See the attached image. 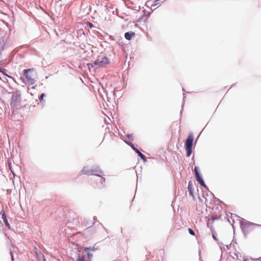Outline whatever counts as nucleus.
Returning <instances> with one entry per match:
<instances>
[{"label": "nucleus", "mask_w": 261, "mask_h": 261, "mask_svg": "<svg viewBox=\"0 0 261 261\" xmlns=\"http://www.w3.org/2000/svg\"><path fill=\"white\" fill-rule=\"evenodd\" d=\"M5 45V40L2 38H0V51H2L4 49Z\"/></svg>", "instance_id": "f8f14e48"}, {"label": "nucleus", "mask_w": 261, "mask_h": 261, "mask_svg": "<svg viewBox=\"0 0 261 261\" xmlns=\"http://www.w3.org/2000/svg\"><path fill=\"white\" fill-rule=\"evenodd\" d=\"M185 97H184V98H183V103H182V108L183 107L184 105V101H185Z\"/></svg>", "instance_id": "393cba45"}, {"label": "nucleus", "mask_w": 261, "mask_h": 261, "mask_svg": "<svg viewBox=\"0 0 261 261\" xmlns=\"http://www.w3.org/2000/svg\"><path fill=\"white\" fill-rule=\"evenodd\" d=\"M212 236H213V239H214L215 240L217 241V238H216V237L215 236V234H213V235H212Z\"/></svg>", "instance_id": "b1692460"}, {"label": "nucleus", "mask_w": 261, "mask_h": 261, "mask_svg": "<svg viewBox=\"0 0 261 261\" xmlns=\"http://www.w3.org/2000/svg\"><path fill=\"white\" fill-rule=\"evenodd\" d=\"M8 166H9V169L10 170H11V169H12V167H11V161L10 159L8 160Z\"/></svg>", "instance_id": "6ab92c4d"}, {"label": "nucleus", "mask_w": 261, "mask_h": 261, "mask_svg": "<svg viewBox=\"0 0 261 261\" xmlns=\"http://www.w3.org/2000/svg\"><path fill=\"white\" fill-rule=\"evenodd\" d=\"M34 73L35 72L33 69H24L23 75L20 77V79L25 85H33L36 81L34 77Z\"/></svg>", "instance_id": "f03ea898"}, {"label": "nucleus", "mask_w": 261, "mask_h": 261, "mask_svg": "<svg viewBox=\"0 0 261 261\" xmlns=\"http://www.w3.org/2000/svg\"><path fill=\"white\" fill-rule=\"evenodd\" d=\"M1 213L2 214V219L4 221L5 224L8 228H10V225L8 221V220H7V218L6 217V215L3 210H2Z\"/></svg>", "instance_id": "1a4fd4ad"}, {"label": "nucleus", "mask_w": 261, "mask_h": 261, "mask_svg": "<svg viewBox=\"0 0 261 261\" xmlns=\"http://www.w3.org/2000/svg\"><path fill=\"white\" fill-rule=\"evenodd\" d=\"M135 35V32H126L124 34V37L126 40H130L132 38V37L134 36Z\"/></svg>", "instance_id": "9d476101"}, {"label": "nucleus", "mask_w": 261, "mask_h": 261, "mask_svg": "<svg viewBox=\"0 0 261 261\" xmlns=\"http://www.w3.org/2000/svg\"><path fill=\"white\" fill-rule=\"evenodd\" d=\"M127 137V138L130 141H133L134 138V135L133 134H128L126 136Z\"/></svg>", "instance_id": "dca6fc26"}, {"label": "nucleus", "mask_w": 261, "mask_h": 261, "mask_svg": "<svg viewBox=\"0 0 261 261\" xmlns=\"http://www.w3.org/2000/svg\"><path fill=\"white\" fill-rule=\"evenodd\" d=\"M215 219L216 218H213V221H214Z\"/></svg>", "instance_id": "cd10ccee"}, {"label": "nucleus", "mask_w": 261, "mask_h": 261, "mask_svg": "<svg viewBox=\"0 0 261 261\" xmlns=\"http://www.w3.org/2000/svg\"><path fill=\"white\" fill-rule=\"evenodd\" d=\"M82 172L84 174L87 175H93L97 176L100 177V182L101 185L105 182V178L103 177V172L99 168V167H93L90 169L88 167H85L82 170Z\"/></svg>", "instance_id": "f257e3e1"}, {"label": "nucleus", "mask_w": 261, "mask_h": 261, "mask_svg": "<svg viewBox=\"0 0 261 261\" xmlns=\"http://www.w3.org/2000/svg\"><path fill=\"white\" fill-rule=\"evenodd\" d=\"M194 140V137L192 134H190L188 136L185 144L187 156L189 157L192 153V145Z\"/></svg>", "instance_id": "7ed1b4c3"}, {"label": "nucleus", "mask_w": 261, "mask_h": 261, "mask_svg": "<svg viewBox=\"0 0 261 261\" xmlns=\"http://www.w3.org/2000/svg\"><path fill=\"white\" fill-rule=\"evenodd\" d=\"M188 230H189V233L192 236H194L195 235V232L191 228H188Z\"/></svg>", "instance_id": "f3484780"}, {"label": "nucleus", "mask_w": 261, "mask_h": 261, "mask_svg": "<svg viewBox=\"0 0 261 261\" xmlns=\"http://www.w3.org/2000/svg\"><path fill=\"white\" fill-rule=\"evenodd\" d=\"M35 88V86H32V88Z\"/></svg>", "instance_id": "c85d7f7f"}, {"label": "nucleus", "mask_w": 261, "mask_h": 261, "mask_svg": "<svg viewBox=\"0 0 261 261\" xmlns=\"http://www.w3.org/2000/svg\"><path fill=\"white\" fill-rule=\"evenodd\" d=\"M192 186H193V185H192V182L191 181H190L188 184V191L189 192L191 196H193V193L192 189Z\"/></svg>", "instance_id": "ddd939ff"}, {"label": "nucleus", "mask_w": 261, "mask_h": 261, "mask_svg": "<svg viewBox=\"0 0 261 261\" xmlns=\"http://www.w3.org/2000/svg\"><path fill=\"white\" fill-rule=\"evenodd\" d=\"M251 226H261V225L256 224L255 223L248 222L245 220H242L240 222V227L242 230H244L246 228H248Z\"/></svg>", "instance_id": "0eeeda50"}, {"label": "nucleus", "mask_w": 261, "mask_h": 261, "mask_svg": "<svg viewBox=\"0 0 261 261\" xmlns=\"http://www.w3.org/2000/svg\"><path fill=\"white\" fill-rule=\"evenodd\" d=\"M126 143L131 147V148L135 151L136 153L138 154V155L141 158V159L143 160L144 162H146V156L142 154L139 150H138L136 147H135L134 145L132 143H129L128 142H126Z\"/></svg>", "instance_id": "6e6552de"}, {"label": "nucleus", "mask_w": 261, "mask_h": 261, "mask_svg": "<svg viewBox=\"0 0 261 261\" xmlns=\"http://www.w3.org/2000/svg\"><path fill=\"white\" fill-rule=\"evenodd\" d=\"M77 261H86L83 256H81L80 254H78Z\"/></svg>", "instance_id": "2eb2a0df"}, {"label": "nucleus", "mask_w": 261, "mask_h": 261, "mask_svg": "<svg viewBox=\"0 0 261 261\" xmlns=\"http://www.w3.org/2000/svg\"><path fill=\"white\" fill-rule=\"evenodd\" d=\"M8 76L9 77L12 78V77H11V76H10V75H8Z\"/></svg>", "instance_id": "c756f323"}, {"label": "nucleus", "mask_w": 261, "mask_h": 261, "mask_svg": "<svg viewBox=\"0 0 261 261\" xmlns=\"http://www.w3.org/2000/svg\"><path fill=\"white\" fill-rule=\"evenodd\" d=\"M88 25L91 29L94 27V25L91 22H88Z\"/></svg>", "instance_id": "412c9836"}, {"label": "nucleus", "mask_w": 261, "mask_h": 261, "mask_svg": "<svg viewBox=\"0 0 261 261\" xmlns=\"http://www.w3.org/2000/svg\"><path fill=\"white\" fill-rule=\"evenodd\" d=\"M44 96H45V94L44 93L41 94V95H40V96L39 97L40 101H41L43 99V97Z\"/></svg>", "instance_id": "a211bd4d"}, {"label": "nucleus", "mask_w": 261, "mask_h": 261, "mask_svg": "<svg viewBox=\"0 0 261 261\" xmlns=\"http://www.w3.org/2000/svg\"><path fill=\"white\" fill-rule=\"evenodd\" d=\"M11 173H12V174L14 176H15V173H14V171H13V170L12 169H11V170H10Z\"/></svg>", "instance_id": "5701e85b"}, {"label": "nucleus", "mask_w": 261, "mask_h": 261, "mask_svg": "<svg viewBox=\"0 0 261 261\" xmlns=\"http://www.w3.org/2000/svg\"><path fill=\"white\" fill-rule=\"evenodd\" d=\"M10 254H11L12 261H14V257H13V255L12 254V253L11 251H10Z\"/></svg>", "instance_id": "4be33fe9"}, {"label": "nucleus", "mask_w": 261, "mask_h": 261, "mask_svg": "<svg viewBox=\"0 0 261 261\" xmlns=\"http://www.w3.org/2000/svg\"><path fill=\"white\" fill-rule=\"evenodd\" d=\"M21 96L20 94L14 93L12 95L10 106L11 108L18 110L20 108Z\"/></svg>", "instance_id": "20e7f679"}, {"label": "nucleus", "mask_w": 261, "mask_h": 261, "mask_svg": "<svg viewBox=\"0 0 261 261\" xmlns=\"http://www.w3.org/2000/svg\"><path fill=\"white\" fill-rule=\"evenodd\" d=\"M93 219H94V220H96V217L95 216H94V217H93Z\"/></svg>", "instance_id": "bb28decb"}, {"label": "nucleus", "mask_w": 261, "mask_h": 261, "mask_svg": "<svg viewBox=\"0 0 261 261\" xmlns=\"http://www.w3.org/2000/svg\"><path fill=\"white\" fill-rule=\"evenodd\" d=\"M98 248L95 246V245L93 247H85L83 249L84 251H94L97 250Z\"/></svg>", "instance_id": "9b49d317"}, {"label": "nucleus", "mask_w": 261, "mask_h": 261, "mask_svg": "<svg viewBox=\"0 0 261 261\" xmlns=\"http://www.w3.org/2000/svg\"><path fill=\"white\" fill-rule=\"evenodd\" d=\"M181 113H182V110L180 111V115H181Z\"/></svg>", "instance_id": "7c9ffc66"}, {"label": "nucleus", "mask_w": 261, "mask_h": 261, "mask_svg": "<svg viewBox=\"0 0 261 261\" xmlns=\"http://www.w3.org/2000/svg\"><path fill=\"white\" fill-rule=\"evenodd\" d=\"M194 172H195L196 179L197 180V181L199 182V184L201 186L205 188L206 189H208L207 187L205 184L204 181L201 175H200V173L199 172L198 167L196 166H195L194 168Z\"/></svg>", "instance_id": "423d86ee"}, {"label": "nucleus", "mask_w": 261, "mask_h": 261, "mask_svg": "<svg viewBox=\"0 0 261 261\" xmlns=\"http://www.w3.org/2000/svg\"><path fill=\"white\" fill-rule=\"evenodd\" d=\"M260 259H261V257H260V258H259L258 259H256V260L261 261Z\"/></svg>", "instance_id": "a878e982"}, {"label": "nucleus", "mask_w": 261, "mask_h": 261, "mask_svg": "<svg viewBox=\"0 0 261 261\" xmlns=\"http://www.w3.org/2000/svg\"><path fill=\"white\" fill-rule=\"evenodd\" d=\"M110 60L105 56H99L97 59L94 62V64L97 67L102 68L109 64Z\"/></svg>", "instance_id": "39448f33"}, {"label": "nucleus", "mask_w": 261, "mask_h": 261, "mask_svg": "<svg viewBox=\"0 0 261 261\" xmlns=\"http://www.w3.org/2000/svg\"><path fill=\"white\" fill-rule=\"evenodd\" d=\"M159 0H155L154 2H153V4L152 5L153 6H156L157 5H158V2L159 1Z\"/></svg>", "instance_id": "aec40b11"}, {"label": "nucleus", "mask_w": 261, "mask_h": 261, "mask_svg": "<svg viewBox=\"0 0 261 261\" xmlns=\"http://www.w3.org/2000/svg\"><path fill=\"white\" fill-rule=\"evenodd\" d=\"M85 252L87 254V257H88V261H92V257H93V254L92 253H91L90 251H85Z\"/></svg>", "instance_id": "4468645a"}, {"label": "nucleus", "mask_w": 261, "mask_h": 261, "mask_svg": "<svg viewBox=\"0 0 261 261\" xmlns=\"http://www.w3.org/2000/svg\"><path fill=\"white\" fill-rule=\"evenodd\" d=\"M243 261H247V259H244Z\"/></svg>", "instance_id": "2f4dec72"}]
</instances>
